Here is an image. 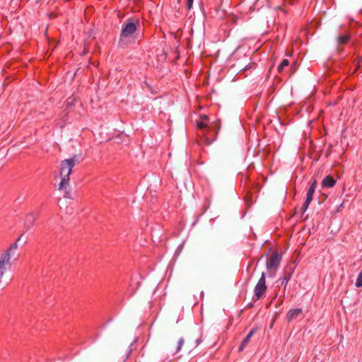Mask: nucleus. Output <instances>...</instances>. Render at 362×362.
<instances>
[{"label": "nucleus", "mask_w": 362, "mask_h": 362, "mask_svg": "<svg viewBox=\"0 0 362 362\" xmlns=\"http://www.w3.org/2000/svg\"><path fill=\"white\" fill-rule=\"evenodd\" d=\"M80 162V156L74 155L71 158L62 160L60 163V177L61 182L59 185V189H66L69 183V175L72 172L73 168Z\"/></svg>", "instance_id": "1"}, {"label": "nucleus", "mask_w": 362, "mask_h": 362, "mask_svg": "<svg viewBox=\"0 0 362 362\" xmlns=\"http://www.w3.org/2000/svg\"><path fill=\"white\" fill-rule=\"evenodd\" d=\"M37 218V214L34 212L28 213L25 219L24 222V230L25 232L32 229L34 226V223Z\"/></svg>", "instance_id": "6"}, {"label": "nucleus", "mask_w": 362, "mask_h": 362, "mask_svg": "<svg viewBox=\"0 0 362 362\" xmlns=\"http://www.w3.org/2000/svg\"><path fill=\"white\" fill-rule=\"evenodd\" d=\"M316 189V181L314 180V182L311 184L310 186L307 194H306V199L305 200L308 201V202H311L313 199V194Z\"/></svg>", "instance_id": "10"}, {"label": "nucleus", "mask_w": 362, "mask_h": 362, "mask_svg": "<svg viewBox=\"0 0 362 362\" xmlns=\"http://www.w3.org/2000/svg\"><path fill=\"white\" fill-rule=\"evenodd\" d=\"M201 341H202L201 338L197 339L196 340V344H197V345H199V344L201 343Z\"/></svg>", "instance_id": "18"}, {"label": "nucleus", "mask_w": 362, "mask_h": 362, "mask_svg": "<svg viewBox=\"0 0 362 362\" xmlns=\"http://www.w3.org/2000/svg\"><path fill=\"white\" fill-rule=\"evenodd\" d=\"M310 204V202H308L307 200H305V202L300 209L302 214H304L307 211Z\"/></svg>", "instance_id": "16"}, {"label": "nucleus", "mask_w": 362, "mask_h": 362, "mask_svg": "<svg viewBox=\"0 0 362 362\" xmlns=\"http://www.w3.org/2000/svg\"><path fill=\"white\" fill-rule=\"evenodd\" d=\"M256 331H257L256 328H252L249 332V333L247 334L245 338L243 340L241 344L240 345V346L238 348L239 352L242 351L245 349V347L248 344L249 341H250L251 337L255 334Z\"/></svg>", "instance_id": "8"}, {"label": "nucleus", "mask_w": 362, "mask_h": 362, "mask_svg": "<svg viewBox=\"0 0 362 362\" xmlns=\"http://www.w3.org/2000/svg\"><path fill=\"white\" fill-rule=\"evenodd\" d=\"M288 65H289V61L286 59H283L282 62L280 63V64L278 66V68H277L278 71L279 73H281L284 71V68L288 66Z\"/></svg>", "instance_id": "12"}, {"label": "nucleus", "mask_w": 362, "mask_h": 362, "mask_svg": "<svg viewBox=\"0 0 362 362\" xmlns=\"http://www.w3.org/2000/svg\"><path fill=\"white\" fill-rule=\"evenodd\" d=\"M136 23L133 19H129L127 22L123 23L120 33V40L123 38H129L133 36L136 30Z\"/></svg>", "instance_id": "3"}, {"label": "nucleus", "mask_w": 362, "mask_h": 362, "mask_svg": "<svg viewBox=\"0 0 362 362\" xmlns=\"http://www.w3.org/2000/svg\"><path fill=\"white\" fill-rule=\"evenodd\" d=\"M37 1H38V0H37Z\"/></svg>", "instance_id": "20"}, {"label": "nucleus", "mask_w": 362, "mask_h": 362, "mask_svg": "<svg viewBox=\"0 0 362 362\" xmlns=\"http://www.w3.org/2000/svg\"><path fill=\"white\" fill-rule=\"evenodd\" d=\"M208 120L209 117L206 115H202L201 121L197 122V127L202 131L206 145H210L215 141L218 131L220 129V124H215V127H217L218 129L215 132H212L213 131L211 129L212 127L209 125Z\"/></svg>", "instance_id": "2"}, {"label": "nucleus", "mask_w": 362, "mask_h": 362, "mask_svg": "<svg viewBox=\"0 0 362 362\" xmlns=\"http://www.w3.org/2000/svg\"><path fill=\"white\" fill-rule=\"evenodd\" d=\"M21 236L18 238L17 241H19L21 240Z\"/></svg>", "instance_id": "19"}, {"label": "nucleus", "mask_w": 362, "mask_h": 362, "mask_svg": "<svg viewBox=\"0 0 362 362\" xmlns=\"http://www.w3.org/2000/svg\"><path fill=\"white\" fill-rule=\"evenodd\" d=\"M337 180L331 175H327L322 181V187H332L335 185Z\"/></svg>", "instance_id": "9"}, {"label": "nucleus", "mask_w": 362, "mask_h": 362, "mask_svg": "<svg viewBox=\"0 0 362 362\" xmlns=\"http://www.w3.org/2000/svg\"><path fill=\"white\" fill-rule=\"evenodd\" d=\"M184 338H180L177 342V348H176V352H178L182 349L183 344H184Z\"/></svg>", "instance_id": "15"}, {"label": "nucleus", "mask_w": 362, "mask_h": 362, "mask_svg": "<svg viewBox=\"0 0 362 362\" xmlns=\"http://www.w3.org/2000/svg\"><path fill=\"white\" fill-rule=\"evenodd\" d=\"M302 313L303 311L301 308L291 309L286 315V319L288 322H291L298 317H302Z\"/></svg>", "instance_id": "7"}, {"label": "nucleus", "mask_w": 362, "mask_h": 362, "mask_svg": "<svg viewBox=\"0 0 362 362\" xmlns=\"http://www.w3.org/2000/svg\"><path fill=\"white\" fill-rule=\"evenodd\" d=\"M356 286L358 288L362 287V270L360 272L359 274L358 275L356 281Z\"/></svg>", "instance_id": "13"}, {"label": "nucleus", "mask_w": 362, "mask_h": 362, "mask_svg": "<svg viewBox=\"0 0 362 362\" xmlns=\"http://www.w3.org/2000/svg\"><path fill=\"white\" fill-rule=\"evenodd\" d=\"M290 278H291V274H289L288 276H284L283 278H280L279 279V281H281V285H286L288 282V281L290 280Z\"/></svg>", "instance_id": "14"}, {"label": "nucleus", "mask_w": 362, "mask_h": 362, "mask_svg": "<svg viewBox=\"0 0 362 362\" xmlns=\"http://www.w3.org/2000/svg\"><path fill=\"white\" fill-rule=\"evenodd\" d=\"M194 0H187V7L190 10L192 7Z\"/></svg>", "instance_id": "17"}, {"label": "nucleus", "mask_w": 362, "mask_h": 362, "mask_svg": "<svg viewBox=\"0 0 362 362\" xmlns=\"http://www.w3.org/2000/svg\"><path fill=\"white\" fill-rule=\"evenodd\" d=\"M267 288L265 274L263 272L254 288L256 299H259L264 294Z\"/></svg>", "instance_id": "5"}, {"label": "nucleus", "mask_w": 362, "mask_h": 362, "mask_svg": "<svg viewBox=\"0 0 362 362\" xmlns=\"http://www.w3.org/2000/svg\"><path fill=\"white\" fill-rule=\"evenodd\" d=\"M349 35L346 34L338 36L337 40L338 45H345L349 42Z\"/></svg>", "instance_id": "11"}, {"label": "nucleus", "mask_w": 362, "mask_h": 362, "mask_svg": "<svg viewBox=\"0 0 362 362\" xmlns=\"http://www.w3.org/2000/svg\"><path fill=\"white\" fill-rule=\"evenodd\" d=\"M281 260V255L277 252L272 253L267 261V269L269 271H274L275 273L279 268Z\"/></svg>", "instance_id": "4"}]
</instances>
